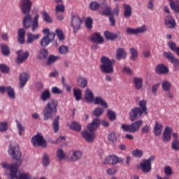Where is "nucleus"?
<instances>
[{
  "instance_id": "f257e3e1",
  "label": "nucleus",
  "mask_w": 179,
  "mask_h": 179,
  "mask_svg": "<svg viewBox=\"0 0 179 179\" xmlns=\"http://www.w3.org/2000/svg\"><path fill=\"white\" fill-rule=\"evenodd\" d=\"M3 169H6L4 174L9 176L10 179H37L36 177H33L29 173H20L17 172V164H14L9 165L6 162L1 164Z\"/></svg>"
},
{
  "instance_id": "f03ea898",
  "label": "nucleus",
  "mask_w": 179,
  "mask_h": 179,
  "mask_svg": "<svg viewBox=\"0 0 179 179\" xmlns=\"http://www.w3.org/2000/svg\"><path fill=\"white\" fill-rule=\"evenodd\" d=\"M58 101L52 99H50L46 104L43 110V120L48 121V120H51L57 111H58Z\"/></svg>"
},
{
  "instance_id": "7ed1b4c3",
  "label": "nucleus",
  "mask_w": 179,
  "mask_h": 179,
  "mask_svg": "<svg viewBox=\"0 0 179 179\" xmlns=\"http://www.w3.org/2000/svg\"><path fill=\"white\" fill-rule=\"evenodd\" d=\"M40 15L36 14L34 18L29 14H27L23 18L22 26L24 29H30L32 31H36L38 29V18Z\"/></svg>"
},
{
  "instance_id": "20e7f679",
  "label": "nucleus",
  "mask_w": 179,
  "mask_h": 179,
  "mask_svg": "<svg viewBox=\"0 0 179 179\" xmlns=\"http://www.w3.org/2000/svg\"><path fill=\"white\" fill-rule=\"evenodd\" d=\"M101 65L100 66V69L103 73H113L114 72V64H115V60L110 59V58L102 56L101 58Z\"/></svg>"
},
{
  "instance_id": "39448f33",
  "label": "nucleus",
  "mask_w": 179,
  "mask_h": 179,
  "mask_svg": "<svg viewBox=\"0 0 179 179\" xmlns=\"http://www.w3.org/2000/svg\"><path fill=\"white\" fill-rule=\"evenodd\" d=\"M142 124H143V120L136 121L131 124H122L121 125V129H122L125 132H130L131 134H135V132H138V129H141V127H142Z\"/></svg>"
},
{
  "instance_id": "423d86ee",
  "label": "nucleus",
  "mask_w": 179,
  "mask_h": 179,
  "mask_svg": "<svg viewBox=\"0 0 179 179\" xmlns=\"http://www.w3.org/2000/svg\"><path fill=\"white\" fill-rule=\"evenodd\" d=\"M8 153L12 156L13 159L15 160H20L22 157V153L20 152V148H19V145L17 143H10Z\"/></svg>"
},
{
  "instance_id": "0eeeda50",
  "label": "nucleus",
  "mask_w": 179,
  "mask_h": 179,
  "mask_svg": "<svg viewBox=\"0 0 179 179\" xmlns=\"http://www.w3.org/2000/svg\"><path fill=\"white\" fill-rule=\"evenodd\" d=\"M156 157L153 155L150 157L148 159H144L140 164V168L143 173H150L152 171V162L155 161Z\"/></svg>"
},
{
  "instance_id": "6e6552de",
  "label": "nucleus",
  "mask_w": 179,
  "mask_h": 179,
  "mask_svg": "<svg viewBox=\"0 0 179 179\" xmlns=\"http://www.w3.org/2000/svg\"><path fill=\"white\" fill-rule=\"evenodd\" d=\"M83 156V152L79 150H70L68 152L67 160L69 162H78Z\"/></svg>"
},
{
  "instance_id": "1a4fd4ad",
  "label": "nucleus",
  "mask_w": 179,
  "mask_h": 179,
  "mask_svg": "<svg viewBox=\"0 0 179 179\" xmlns=\"http://www.w3.org/2000/svg\"><path fill=\"white\" fill-rule=\"evenodd\" d=\"M71 26L73 29V33L76 34L79 30H80V26H82V20L78 15H73L71 18Z\"/></svg>"
},
{
  "instance_id": "9d476101",
  "label": "nucleus",
  "mask_w": 179,
  "mask_h": 179,
  "mask_svg": "<svg viewBox=\"0 0 179 179\" xmlns=\"http://www.w3.org/2000/svg\"><path fill=\"white\" fill-rule=\"evenodd\" d=\"M124 162V159L121 157H117V155H109L108 157H106L104 161V164H111L112 166H115V164H117V163H122Z\"/></svg>"
},
{
  "instance_id": "9b49d317",
  "label": "nucleus",
  "mask_w": 179,
  "mask_h": 179,
  "mask_svg": "<svg viewBox=\"0 0 179 179\" xmlns=\"http://www.w3.org/2000/svg\"><path fill=\"white\" fill-rule=\"evenodd\" d=\"M32 143L34 146H41L42 148H45L47 144L45 143V140L43 135L38 134L32 138Z\"/></svg>"
},
{
  "instance_id": "f8f14e48",
  "label": "nucleus",
  "mask_w": 179,
  "mask_h": 179,
  "mask_svg": "<svg viewBox=\"0 0 179 179\" xmlns=\"http://www.w3.org/2000/svg\"><path fill=\"white\" fill-rule=\"evenodd\" d=\"M31 0H21V11L24 15H29L31 10Z\"/></svg>"
},
{
  "instance_id": "ddd939ff",
  "label": "nucleus",
  "mask_w": 179,
  "mask_h": 179,
  "mask_svg": "<svg viewBox=\"0 0 179 179\" xmlns=\"http://www.w3.org/2000/svg\"><path fill=\"white\" fill-rule=\"evenodd\" d=\"M143 114V111L141 110V108L136 107L131 110L129 112V118L131 121H136V120H139Z\"/></svg>"
},
{
  "instance_id": "4468645a",
  "label": "nucleus",
  "mask_w": 179,
  "mask_h": 179,
  "mask_svg": "<svg viewBox=\"0 0 179 179\" xmlns=\"http://www.w3.org/2000/svg\"><path fill=\"white\" fill-rule=\"evenodd\" d=\"M148 30V27L145 24L139 27L138 28H127L126 31L128 34H134L135 36H138V34H143Z\"/></svg>"
},
{
  "instance_id": "2eb2a0df",
  "label": "nucleus",
  "mask_w": 179,
  "mask_h": 179,
  "mask_svg": "<svg viewBox=\"0 0 179 179\" xmlns=\"http://www.w3.org/2000/svg\"><path fill=\"white\" fill-rule=\"evenodd\" d=\"M17 58L16 62L17 64H23L27 58H29V52H23V50L17 51Z\"/></svg>"
},
{
  "instance_id": "dca6fc26",
  "label": "nucleus",
  "mask_w": 179,
  "mask_h": 179,
  "mask_svg": "<svg viewBox=\"0 0 179 179\" xmlns=\"http://www.w3.org/2000/svg\"><path fill=\"white\" fill-rule=\"evenodd\" d=\"M173 132V128L170 127H165L164 132H163V136H162V141L164 143H167L171 141V134Z\"/></svg>"
},
{
  "instance_id": "f3484780",
  "label": "nucleus",
  "mask_w": 179,
  "mask_h": 179,
  "mask_svg": "<svg viewBox=\"0 0 179 179\" xmlns=\"http://www.w3.org/2000/svg\"><path fill=\"white\" fill-rule=\"evenodd\" d=\"M164 57L169 61V62H171V64H173L176 66H179V59H176L174 57V55L171 53V52H164Z\"/></svg>"
},
{
  "instance_id": "a211bd4d",
  "label": "nucleus",
  "mask_w": 179,
  "mask_h": 179,
  "mask_svg": "<svg viewBox=\"0 0 179 179\" xmlns=\"http://www.w3.org/2000/svg\"><path fill=\"white\" fill-rule=\"evenodd\" d=\"M101 124V120L99 118H95L92 120L91 123H90L87 126V129L90 132H94L100 127Z\"/></svg>"
},
{
  "instance_id": "6ab92c4d",
  "label": "nucleus",
  "mask_w": 179,
  "mask_h": 179,
  "mask_svg": "<svg viewBox=\"0 0 179 179\" xmlns=\"http://www.w3.org/2000/svg\"><path fill=\"white\" fill-rule=\"evenodd\" d=\"M90 40L92 43H96L97 44H103V43H104V38H103L99 32L92 34L90 36Z\"/></svg>"
},
{
  "instance_id": "aec40b11",
  "label": "nucleus",
  "mask_w": 179,
  "mask_h": 179,
  "mask_svg": "<svg viewBox=\"0 0 179 179\" xmlns=\"http://www.w3.org/2000/svg\"><path fill=\"white\" fill-rule=\"evenodd\" d=\"M90 132L87 131H83L81 133L83 138H84V139H85L87 142H93V141H94V138H96V134H94V132Z\"/></svg>"
},
{
  "instance_id": "412c9836",
  "label": "nucleus",
  "mask_w": 179,
  "mask_h": 179,
  "mask_svg": "<svg viewBox=\"0 0 179 179\" xmlns=\"http://www.w3.org/2000/svg\"><path fill=\"white\" fill-rule=\"evenodd\" d=\"M164 24L168 29H174L176 27V20L170 15L165 17Z\"/></svg>"
},
{
  "instance_id": "4be33fe9",
  "label": "nucleus",
  "mask_w": 179,
  "mask_h": 179,
  "mask_svg": "<svg viewBox=\"0 0 179 179\" xmlns=\"http://www.w3.org/2000/svg\"><path fill=\"white\" fill-rule=\"evenodd\" d=\"M93 103L96 104V106H101L103 108H108V104H107V102L103 99L101 96H96L94 98Z\"/></svg>"
},
{
  "instance_id": "5701e85b",
  "label": "nucleus",
  "mask_w": 179,
  "mask_h": 179,
  "mask_svg": "<svg viewBox=\"0 0 179 179\" xmlns=\"http://www.w3.org/2000/svg\"><path fill=\"white\" fill-rule=\"evenodd\" d=\"M85 100H86V101L88 103H93L94 100V94L89 88H87L85 91Z\"/></svg>"
},
{
  "instance_id": "b1692460",
  "label": "nucleus",
  "mask_w": 179,
  "mask_h": 179,
  "mask_svg": "<svg viewBox=\"0 0 179 179\" xmlns=\"http://www.w3.org/2000/svg\"><path fill=\"white\" fill-rule=\"evenodd\" d=\"M127 52L125 49L120 48L116 51V59L117 61H121V59H125L127 58Z\"/></svg>"
},
{
  "instance_id": "393cba45",
  "label": "nucleus",
  "mask_w": 179,
  "mask_h": 179,
  "mask_svg": "<svg viewBox=\"0 0 179 179\" xmlns=\"http://www.w3.org/2000/svg\"><path fill=\"white\" fill-rule=\"evenodd\" d=\"M29 79H30V76L27 73H22L20 76V87H24L26 83H27Z\"/></svg>"
},
{
  "instance_id": "a878e982",
  "label": "nucleus",
  "mask_w": 179,
  "mask_h": 179,
  "mask_svg": "<svg viewBox=\"0 0 179 179\" xmlns=\"http://www.w3.org/2000/svg\"><path fill=\"white\" fill-rule=\"evenodd\" d=\"M155 71L158 75H166V73H169V68L164 64H159L156 66Z\"/></svg>"
},
{
  "instance_id": "bb28decb",
  "label": "nucleus",
  "mask_w": 179,
  "mask_h": 179,
  "mask_svg": "<svg viewBox=\"0 0 179 179\" xmlns=\"http://www.w3.org/2000/svg\"><path fill=\"white\" fill-rule=\"evenodd\" d=\"M124 8V17L128 19L132 16V7L129 4H123Z\"/></svg>"
},
{
  "instance_id": "cd10ccee",
  "label": "nucleus",
  "mask_w": 179,
  "mask_h": 179,
  "mask_svg": "<svg viewBox=\"0 0 179 179\" xmlns=\"http://www.w3.org/2000/svg\"><path fill=\"white\" fill-rule=\"evenodd\" d=\"M77 85L78 87H81V89L87 87V79L83 76H79L77 78Z\"/></svg>"
},
{
  "instance_id": "c85d7f7f",
  "label": "nucleus",
  "mask_w": 179,
  "mask_h": 179,
  "mask_svg": "<svg viewBox=\"0 0 179 179\" xmlns=\"http://www.w3.org/2000/svg\"><path fill=\"white\" fill-rule=\"evenodd\" d=\"M163 131V124L162 123L156 121L154 127V134L155 136H160Z\"/></svg>"
},
{
  "instance_id": "c756f323",
  "label": "nucleus",
  "mask_w": 179,
  "mask_h": 179,
  "mask_svg": "<svg viewBox=\"0 0 179 179\" xmlns=\"http://www.w3.org/2000/svg\"><path fill=\"white\" fill-rule=\"evenodd\" d=\"M41 100L42 101H47L48 100H50L51 99V92H50V89H45L44 90L41 94Z\"/></svg>"
},
{
  "instance_id": "7c9ffc66",
  "label": "nucleus",
  "mask_w": 179,
  "mask_h": 179,
  "mask_svg": "<svg viewBox=\"0 0 179 179\" xmlns=\"http://www.w3.org/2000/svg\"><path fill=\"white\" fill-rule=\"evenodd\" d=\"M40 38V34H34L32 33L29 32L27 34V44H31L34 40H38Z\"/></svg>"
},
{
  "instance_id": "2f4dec72",
  "label": "nucleus",
  "mask_w": 179,
  "mask_h": 179,
  "mask_svg": "<svg viewBox=\"0 0 179 179\" xmlns=\"http://www.w3.org/2000/svg\"><path fill=\"white\" fill-rule=\"evenodd\" d=\"M56 156L59 160H65V159H68V154L66 155L62 148H58L57 150Z\"/></svg>"
},
{
  "instance_id": "473e14b6",
  "label": "nucleus",
  "mask_w": 179,
  "mask_h": 179,
  "mask_svg": "<svg viewBox=\"0 0 179 179\" xmlns=\"http://www.w3.org/2000/svg\"><path fill=\"white\" fill-rule=\"evenodd\" d=\"M24 36H26V30L24 29H18V43L24 44Z\"/></svg>"
},
{
  "instance_id": "72a5a7b5",
  "label": "nucleus",
  "mask_w": 179,
  "mask_h": 179,
  "mask_svg": "<svg viewBox=\"0 0 179 179\" xmlns=\"http://www.w3.org/2000/svg\"><path fill=\"white\" fill-rule=\"evenodd\" d=\"M146 104H148V101L146 100L143 99L138 102L139 108L141 110L148 115V108L146 107Z\"/></svg>"
},
{
  "instance_id": "f704fd0d",
  "label": "nucleus",
  "mask_w": 179,
  "mask_h": 179,
  "mask_svg": "<svg viewBox=\"0 0 179 179\" xmlns=\"http://www.w3.org/2000/svg\"><path fill=\"white\" fill-rule=\"evenodd\" d=\"M134 83L136 89L139 90V89H142V86L143 85V79H142V78L136 77L134 78Z\"/></svg>"
},
{
  "instance_id": "c9c22d12",
  "label": "nucleus",
  "mask_w": 179,
  "mask_h": 179,
  "mask_svg": "<svg viewBox=\"0 0 179 179\" xmlns=\"http://www.w3.org/2000/svg\"><path fill=\"white\" fill-rule=\"evenodd\" d=\"M171 83L167 80H164L162 83V89L164 92H169L171 90Z\"/></svg>"
},
{
  "instance_id": "e433bc0d",
  "label": "nucleus",
  "mask_w": 179,
  "mask_h": 179,
  "mask_svg": "<svg viewBox=\"0 0 179 179\" xmlns=\"http://www.w3.org/2000/svg\"><path fill=\"white\" fill-rule=\"evenodd\" d=\"M73 94L76 101H80V100H82V90L79 88H74L73 90Z\"/></svg>"
},
{
  "instance_id": "4c0bfd02",
  "label": "nucleus",
  "mask_w": 179,
  "mask_h": 179,
  "mask_svg": "<svg viewBox=\"0 0 179 179\" xmlns=\"http://www.w3.org/2000/svg\"><path fill=\"white\" fill-rule=\"evenodd\" d=\"M16 127L18 131V135L20 136H22L23 135V133L24 132V126L18 120H15Z\"/></svg>"
},
{
  "instance_id": "58836bf2",
  "label": "nucleus",
  "mask_w": 179,
  "mask_h": 179,
  "mask_svg": "<svg viewBox=\"0 0 179 179\" xmlns=\"http://www.w3.org/2000/svg\"><path fill=\"white\" fill-rule=\"evenodd\" d=\"M53 131L57 134L59 131V116H57L52 122Z\"/></svg>"
},
{
  "instance_id": "ea45409f",
  "label": "nucleus",
  "mask_w": 179,
  "mask_h": 179,
  "mask_svg": "<svg viewBox=\"0 0 179 179\" xmlns=\"http://www.w3.org/2000/svg\"><path fill=\"white\" fill-rule=\"evenodd\" d=\"M69 128L71 129H73L74 131H76L77 132H79L82 129V126L80 124H79L77 122H73L69 125Z\"/></svg>"
},
{
  "instance_id": "a19ab883",
  "label": "nucleus",
  "mask_w": 179,
  "mask_h": 179,
  "mask_svg": "<svg viewBox=\"0 0 179 179\" xmlns=\"http://www.w3.org/2000/svg\"><path fill=\"white\" fill-rule=\"evenodd\" d=\"M48 55V50H47V49H41L37 55V58L38 59H44L47 58Z\"/></svg>"
},
{
  "instance_id": "79ce46f5",
  "label": "nucleus",
  "mask_w": 179,
  "mask_h": 179,
  "mask_svg": "<svg viewBox=\"0 0 179 179\" xmlns=\"http://www.w3.org/2000/svg\"><path fill=\"white\" fill-rule=\"evenodd\" d=\"M105 38L106 40H115L118 36L116 34L111 33L108 31L104 32Z\"/></svg>"
},
{
  "instance_id": "37998d69",
  "label": "nucleus",
  "mask_w": 179,
  "mask_h": 179,
  "mask_svg": "<svg viewBox=\"0 0 179 179\" xmlns=\"http://www.w3.org/2000/svg\"><path fill=\"white\" fill-rule=\"evenodd\" d=\"M59 59V56H55L54 55H51L49 56L48 61H47V65H52L55 62H57Z\"/></svg>"
},
{
  "instance_id": "c03bdc74",
  "label": "nucleus",
  "mask_w": 179,
  "mask_h": 179,
  "mask_svg": "<svg viewBox=\"0 0 179 179\" xmlns=\"http://www.w3.org/2000/svg\"><path fill=\"white\" fill-rule=\"evenodd\" d=\"M7 94L10 99H12L13 100H15L16 99V95L15 94V90L10 87H7Z\"/></svg>"
},
{
  "instance_id": "a18cd8bd",
  "label": "nucleus",
  "mask_w": 179,
  "mask_h": 179,
  "mask_svg": "<svg viewBox=\"0 0 179 179\" xmlns=\"http://www.w3.org/2000/svg\"><path fill=\"white\" fill-rule=\"evenodd\" d=\"M1 52L3 55L8 57V55L10 54V51L9 50V48L8 47V45L1 43Z\"/></svg>"
},
{
  "instance_id": "49530a36",
  "label": "nucleus",
  "mask_w": 179,
  "mask_h": 179,
  "mask_svg": "<svg viewBox=\"0 0 179 179\" xmlns=\"http://www.w3.org/2000/svg\"><path fill=\"white\" fill-rule=\"evenodd\" d=\"M59 52L60 55H66L69 52V47L63 45L59 47Z\"/></svg>"
},
{
  "instance_id": "de8ad7c7",
  "label": "nucleus",
  "mask_w": 179,
  "mask_h": 179,
  "mask_svg": "<svg viewBox=\"0 0 179 179\" xmlns=\"http://www.w3.org/2000/svg\"><path fill=\"white\" fill-rule=\"evenodd\" d=\"M176 3L174 2L169 3V5L171 8L174 10V12L179 13V0H176Z\"/></svg>"
},
{
  "instance_id": "09e8293b",
  "label": "nucleus",
  "mask_w": 179,
  "mask_h": 179,
  "mask_svg": "<svg viewBox=\"0 0 179 179\" xmlns=\"http://www.w3.org/2000/svg\"><path fill=\"white\" fill-rule=\"evenodd\" d=\"M50 43H51V39H50L48 36H45L43 37V38L41 41V45L42 47H47V45H48V44H50Z\"/></svg>"
},
{
  "instance_id": "8fccbe9b",
  "label": "nucleus",
  "mask_w": 179,
  "mask_h": 179,
  "mask_svg": "<svg viewBox=\"0 0 179 179\" xmlns=\"http://www.w3.org/2000/svg\"><path fill=\"white\" fill-rule=\"evenodd\" d=\"M42 162H43V166H45V167H47L50 165V157L48 156V155L47 153H45L43 155Z\"/></svg>"
},
{
  "instance_id": "3c124183",
  "label": "nucleus",
  "mask_w": 179,
  "mask_h": 179,
  "mask_svg": "<svg viewBox=\"0 0 179 179\" xmlns=\"http://www.w3.org/2000/svg\"><path fill=\"white\" fill-rule=\"evenodd\" d=\"M103 113H104V109L98 107L93 110L92 114L95 115V117H100V115H102Z\"/></svg>"
},
{
  "instance_id": "603ef678",
  "label": "nucleus",
  "mask_w": 179,
  "mask_h": 179,
  "mask_svg": "<svg viewBox=\"0 0 179 179\" xmlns=\"http://www.w3.org/2000/svg\"><path fill=\"white\" fill-rule=\"evenodd\" d=\"M42 17L45 22H47V23H52V20H51V17H50V15L45 11H43L42 13Z\"/></svg>"
},
{
  "instance_id": "864d4df0",
  "label": "nucleus",
  "mask_w": 179,
  "mask_h": 179,
  "mask_svg": "<svg viewBox=\"0 0 179 179\" xmlns=\"http://www.w3.org/2000/svg\"><path fill=\"white\" fill-rule=\"evenodd\" d=\"M130 52L131 54V59L132 61H135V59L138 58V50H136V48H130Z\"/></svg>"
},
{
  "instance_id": "5fc2aeb1",
  "label": "nucleus",
  "mask_w": 179,
  "mask_h": 179,
  "mask_svg": "<svg viewBox=\"0 0 179 179\" xmlns=\"http://www.w3.org/2000/svg\"><path fill=\"white\" fill-rule=\"evenodd\" d=\"M171 149L175 152H179V141L173 140L171 143Z\"/></svg>"
},
{
  "instance_id": "6e6d98bb",
  "label": "nucleus",
  "mask_w": 179,
  "mask_h": 179,
  "mask_svg": "<svg viewBox=\"0 0 179 179\" xmlns=\"http://www.w3.org/2000/svg\"><path fill=\"white\" fill-rule=\"evenodd\" d=\"M55 31H56L57 38L60 41L65 40V36H64V32L62 31V30H61L60 29H57Z\"/></svg>"
},
{
  "instance_id": "4d7b16f0",
  "label": "nucleus",
  "mask_w": 179,
  "mask_h": 179,
  "mask_svg": "<svg viewBox=\"0 0 179 179\" xmlns=\"http://www.w3.org/2000/svg\"><path fill=\"white\" fill-rule=\"evenodd\" d=\"M164 171L165 176H167L168 177L170 176H173V169L170 166H165Z\"/></svg>"
},
{
  "instance_id": "13d9d810",
  "label": "nucleus",
  "mask_w": 179,
  "mask_h": 179,
  "mask_svg": "<svg viewBox=\"0 0 179 179\" xmlns=\"http://www.w3.org/2000/svg\"><path fill=\"white\" fill-rule=\"evenodd\" d=\"M108 117L110 121H114L117 118V115L115 114V112L109 109L108 110Z\"/></svg>"
},
{
  "instance_id": "bf43d9fd",
  "label": "nucleus",
  "mask_w": 179,
  "mask_h": 179,
  "mask_svg": "<svg viewBox=\"0 0 179 179\" xmlns=\"http://www.w3.org/2000/svg\"><path fill=\"white\" fill-rule=\"evenodd\" d=\"M159 87H160V83H156L153 84L151 87V92L153 94H157V90H159Z\"/></svg>"
},
{
  "instance_id": "052dcab7",
  "label": "nucleus",
  "mask_w": 179,
  "mask_h": 179,
  "mask_svg": "<svg viewBox=\"0 0 179 179\" xmlns=\"http://www.w3.org/2000/svg\"><path fill=\"white\" fill-rule=\"evenodd\" d=\"M92 24H93V20L92 19V17H87V19L85 20V26L87 29H92Z\"/></svg>"
},
{
  "instance_id": "680f3d73",
  "label": "nucleus",
  "mask_w": 179,
  "mask_h": 179,
  "mask_svg": "<svg viewBox=\"0 0 179 179\" xmlns=\"http://www.w3.org/2000/svg\"><path fill=\"white\" fill-rule=\"evenodd\" d=\"M90 8L92 10H97L100 8V4L97 1H92L90 4Z\"/></svg>"
},
{
  "instance_id": "e2e57ef3",
  "label": "nucleus",
  "mask_w": 179,
  "mask_h": 179,
  "mask_svg": "<svg viewBox=\"0 0 179 179\" xmlns=\"http://www.w3.org/2000/svg\"><path fill=\"white\" fill-rule=\"evenodd\" d=\"M52 93L53 94H64V91H62V90L59 89L58 87H52Z\"/></svg>"
},
{
  "instance_id": "0e129e2a",
  "label": "nucleus",
  "mask_w": 179,
  "mask_h": 179,
  "mask_svg": "<svg viewBox=\"0 0 179 179\" xmlns=\"http://www.w3.org/2000/svg\"><path fill=\"white\" fill-rule=\"evenodd\" d=\"M8 129V122H0V132H6Z\"/></svg>"
},
{
  "instance_id": "69168bd1",
  "label": "nucleus",
  "mask_w": 179,
  "mask_h": 179,
  "mask_svg": "<svg viewBox=\"0 0 179 179\" xmlns=\"http://www.w3.org/2000/svg\"><path fill=\"white\" fill-rule=\"evenodd\" d=\"M108 139L110 142H116L117 141V134H115V133H110L108 136Z\"/></svg>"
},
{
  "instance_id": "338daca9",
  "label": "nucleus",
  "mask_w": 179,
  "mask_h": 179,
  "mask_svg": "<svg viewBox=\"0 0 179 179\" xmlns=\"http://www.w3.org/2000/svg\"><path fill=\"white\" fill-rule=\"evenodd\" d=\"M150 131V125L149 124H145L141 128L142 134H149Z\"/></svg>"
},
{
  "instance_id": "774afa93",
  "label": "nucleus",
  "mask_w": 179,
  "mask_h": 179,
  "mask_svg": "<svg viewBox=\"0 0 179 179\" xmlns=\"http://www.w3.org/2000/svg\"><path fill=\"white\" fill-rule=\"evenodd\" d=\"M123 73H126V75H132V69L129 68V66H124L122 69Z\"/></svg>"
}]
</instances>
